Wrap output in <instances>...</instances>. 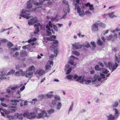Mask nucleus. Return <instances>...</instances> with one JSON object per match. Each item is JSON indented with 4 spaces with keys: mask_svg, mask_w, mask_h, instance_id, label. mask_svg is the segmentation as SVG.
Masks as SVG:
<instances>
[{
    "mask_svg": "<svg viewBox=\"0 0 120 120\" xmlns=\"http://www.w3.org/2000/svg\"><path fill=\"white\" fill-rule=\"evenodd\" d=\"M75 57L73 56H72L71 57V60L69 61V63L71 65H73L74 64V62L72 61L71 60H72L73 59H74L75 58Z\"/></svg>",
    "mask_w": 120,
    "mask_h": 120,
    "instance_id": "obj_28",
    "label": "nucleus"
},
{
    "mask_svg": "<svg viewBox=\"0 0 120 120\" xmlns=\"http://www.w3.org/2000/svg\"><path fill=\"white\" fill-rule=\"evenodd\" d=\"M45 72V71L43 69H41L39 70L38 72V74L40 75H43Z\"/></svg>",
    "mask_w": 120,
    "mask_h": 120,
    "instance_id": "obj_25",
    "label": "nucleus"
},
{
    "mask_svg": "<svg viewBox=\"0 0 120 120\" xmlns=\"http://www.w3.org/2000/svg\"><path fill=\"white\" fill-rule=\"evenodd\" d=\"M95 68L96 70L98 71H99L101 70V69L99 68V66L98 65H96L95 67Z\"/></svg>",
    "mask_w": 120,
    "mask_h": 120,
    "instance_id": "obj_44",
    "label": "nucleus"
},
{
    "mask_svg": "<svg viewBox=\"0 0 120 120\" xmlns=\"http://www.w3.org/2000/svg\"><path fill=\"white\" fill-rule=\"evenodd\" d=\"M2 42H7L8 41V40L6 39L3 38L0 40Z\"/></svg>",
    "mask_w": 120,
    "mask_h": 120,
    "instance_id": "obj_53",
    "label": "nucleus"
},
{
    "mask_svg": "<svg viewBox=\"0 0 120 120\" xmlns=\"http://www.w3.org/2000/svg\"><path fill=\"white\" fill-rule=\"evenodd\" d=\"M11 50L13 51H15L18 50V49L16 48H13L11 49Z\"/></svg>",
    "mask_w": 120,
    "mask_h": 120,
    "instance_id": "obj_46",
    "label": "nucleus"
},
{
    "mask_svg": "<svg viewBox=\"0 0 120 120\" xmlns=\"http://www.w3.org/2000/svg\"><path fill=\"white\" fill-rule=\"evenodd\" d=\"M115 64L111 63L110 62L108 63V65L109 69L111 70V72H112L115 70L116 68L118 67V65L117 63H119L120 62V55H119L118 56L115 55Z\"/></svg>",
    "mask_w": 120,
    "mask_h": 120,
    "instance_id": "obj_2",
    "label": "nucleus"
},
{
    "mask_svg": "<svg viewBox=\"0 0 120 120\" xmlns=\"http://www.w3.org/2000/svg\"><path fill=\"white\" fill-rule=\"evenodd\" d=\"M46 28L47 29L46 30V35L48 36H49L52 34V33L50 32L51 31L50 27L48 25H47L46 26Z\"/></svg>",
    "mask_w": 120,
    "mask_h": 120,
    "instance_id": "obj_12",
    "label": "nucleus"
},
{
    "mask_svg": "<svg viewBox=\"0 0 120 120\" xmlns=\"http://www.w3.org/2000/svg\"><path fill=\"white\" fill-rule=\"evenodd\" d=\"M85 5L86 7L89 6L90 10H92L94 9V8L93 7V5L92 4H91L89 3H87L85 4Z\"/></svg>",
    "mask_w": 120,
    "mask_h": 120,
    "instance_id": "obj_20",
    "label": "nucleus"
},
{
    "mask_svg": "<svg viewBox=\"0 0 120 120\" xmlns=\"http://www.w3.org/2000/svg\"><path fill=\"white\" fill-rule=\"evenodd\" d=\"M70 68V66L69 65V64H67L65 66V70L66 71L67 69H69Z\"/></svg>",
    "mask_w": 120,
    "mask_h": 120,
    "instance_id": "obj_45",
    "label": "nucleus"
},
{
    "mask_svg": "<svg viewBox=\"0 0 120 120\" xmlns=\"http://www.w3.org/2000/svg\"><path fill=\"white\" fill-rule=\"evenodd\" d=\"M3 110L2 109H0V112L1 113V114L3 116H4V112Z\"/></svg>",
    "mask_w": 120,
    "mask_h": 120,
    "instance_id": "obj_52",
    "label": "nucleus"
},
{
    "mask_svg": "<svg viewBox=\"0 0 120 120\" xmlns=\"http://www.w3.org/2000/svg\"><path fill=\"white\" fill-rule=\"evenodd\" d=\"M115 112V115L113 116L111 114H110L109 115L107 116L108 120H114L115 119H117L119 116V112L116 109H114Z\"/></svg>",
    "mask_w": 120,
    "mask_h": 120,
    "instance_id": "obj_3",
    "label": "nucleus"
},
{
    "mask_svg": "<svg viewBox=\"0 0 120 120\" xmlns=\"http://www.w3.org/2000/svg\"><path fill=\"white\" fill-rule=\"evenodd\" d=\"M58 43V41L57 40H54L52 43H51V44L52 45V46H53L54 45V44H57Z\"/></svg>",
    "mask_w": 120,
    "mask_h": 120,
    "instance_id": "obj_40",
    "label": "nucleus"
},
{
    "mask_svg": "<svg viewBox=\"0 0 120 120\" xmlns=\"http://www.w3.org/2000/svg\"><path fill=\"white\" fill-rule=\"evenodd\" d=\"M48 25L49 26V27H50L51 28L52 27V25L51 21H49V25Z\"/></svg>",
    "mask_w": 120,
    "mask_h": 120,
    "instance_id": "obj_56",
    "label": "nucleus"
},
{
    "mask_svg": "<svg viewBox=\"0 0 120 120\" xmlns=\"http://www.w3.org/2000/svg\"><path fill=\"white\" fill-rule=\"evenodd\" d=\"M51 68V66L49 65H46L45 66V70L50 69Z\"/></svg>",
    "mask_w": 120,
    "mask_h": 120,
    "instance_id": "obj_41",
    "label": "nucleus"
},
{
    "mask_svg": "<svg viewBox=\"0 0 120 120\" xmlns=\"http://www.w3.org/2000/svg\"><path fill=\"white\" fill-rule=\"evenodd\" d=\"M15 116L16 118H18L19 120H22L23 118V114L22 115V113H17L15 114Z\"/></svg>",
    "mask_w": 120,
    "mask_h": 120,
    "instance_id": "obj_14",
    "label": "nucleus"
},
{
    "mask_svg": "<svg viewBox=\"0 0 120 120\" xmlns=\"http://www.w3.org/2000/svg\"><path fill=\"white\" fill-rule=\"evenodd\" d=\"M24 117H26L29 119L31 120L34 118L36 116L34 112H31L29 113L28 112H26L23 114Z\"/></svg>",
    "mask_w": 120,
    "mask_h": 120,
    "instance_id": "obj_5",
    "label": "nucleus"
},
{
    "mask_svg": "<svg viewBox=\"0 0 120 120\" xmlns=\"http://www.w3.org/2000/svg\"><path fill=\"white\" fill-rule=\"evenodd\" d=\"M114 12H112L111 13L107 14L106 16L109 15L110 18H112L116 17V16L114 15Z\"/></svg>",
    "mask_w": 120,
    "mask_h": 120,
    "instance_id": "obj_22",
    "label": "nucleus"
},
{
    "mask_svg": "<svg viewBox=\"0 0 120 120\" xmlns=\"http://www.w3.org/2000/svg\"><path fill=\"white\" fill-rule=\"evenodd\" d=\"M25 86H22V87L20 89V90L21 91H22L25 89Z\"/></svg>",
    "mask_w": 120,
    "mask_h": 120,
    "instance_id": "obj_62",
    "label": "nucleus"
},
{
    "mask_svg": "<svg viewBox=\"0 0 120 120\" xmlns=\"http://www.w3.org/2000/svg\"><path fill=\"white\" fill-rule=\"evenodd\" d=\"M30 12L26 9H22V11L21 14L20 15V16L27 19H29L30 18V16H29L30 14L28 13Z\"/></svg>",
    "mask_w": 120,
    "mask_h": 120,
    "instance_id": "obj_7",
    "label": "nucleus"
},
{
    "mask_svg": "<svg viewBox=\"0 0 120 120\" xmlns=\"http://www.w3.org/2000/svg\"><path fill=\"white\" fill-rule=\"evenodd\" d=\"M54 29V30L56 31L57 32L58 31V28L55 25H53Z\"/></svg>",
    "mask_w": 120,
    "mask_h": 120,
    "instance_id": "obj_54",
    "label": "nucleus"
},
{
    "mask_svg": "<svg viewBox=\"0 0 120 120\" xmlns=\"http://www.w3.org/2000/svg\"><path fill=\"white\" fill-rule=\"evenodd\" d=\"M97 44L101 46L102 45L103 42L101 40L99 39L97 41Z\"/></svg>",
    "mask_w": 120,
    "mask_h": 120,
    "instance_id": "obj_34",
    "label": "nucleus"
},
{
    "mask_svg": "<svg viewBox=\"0 0 120 120\" xmlns=\"http://www.w3.org/2000/svg\"><path fill=\"white\" fill-rule=\"evenodd\" d=\"M7 45L8 46L10 47L13 46L14 45L11 42H9L7 43Z\"/></svg>",
    "mask_w": 120,
    "mask_h": 120,
    "instance_id": "obj_37",
    "label": "nucleus"
},
{
    "mask_svg": "<svg viewBox=\"0 0 120 120\" xmlns=\"http://www.w3.org/2000/svg\"><path fill=\"white\" fill-rule=\"evenodd\" d=\"M35 30L34 33L35 34H38L39 31V27H41L42 26L40 23L35 24L34 25Z\"/></svg>",
    "mask_w": 120,
    "mask_h": 120,
    "instance_id": "obj_10",
    "label": "nucleus"
},
{
    "mask_svg": "<svg viewBox=\"0 0 120 120\" xmlns=\"http://www.w3.org/2000/svg\"><path fill=\"white\" fill-rule=\"evenodd\" d=\"M54 98L56 101H60V96L56 95L54 96Z\"/></svg>",
    "mask_w": 120,
    "mask_h": 120,
    "instance_id": "obj_33",
    "label": "nucleus"
},
{
    "mask_svg": "<svg viewBox=\"0 0 120 120\" xmlns=\"http://www.w3.org/2000/svg\"><path fill=\"white\" fill-rule=\"evenodd\" d=\"M12 109H10V111L12 112H15V109H14V108H16V106H12L11 107Z\"/></svg>",
    "mask_w": 120,
    "mask_h": 120,
    "instance_id": "obj_39",
    "label": "nucleus"
},
{
    "mask_svg": "<svg viewBox=\"0 0 120 120\" xmlns=\"http://www.w3.org/2000/svg\"><path fill=\"white\" fill-rule=\"evenodd\" d=\"M105 75L102 73H101L100 76L97 74H95L93 78L91 79V81L90 80H86L85 81V83L87 84L90 83L91 81L93 83L95 84V82L96 81L97 79H98V81H100L102 78L103 79H105Z\"/></svg>",
    "mask_w": 120,
    "mask_h": 120,
    "instance_id": "obj_1",
    "label": "nucleus"
},
{
    "mask_svg": "<svg viewBox=\"0 0 120 120\" xmlns=\"http://www.w3.org/2000/svg\"><path fill=\"white\" fill-rule=\"evenodd\" d=\"M58 51L57 49H54V53L56 54L55 56L56 57V56L57 53Z\"/></svg>",
    "mask_w": 120,
    "mask_h": 120,
    "instance_id": "obj_57",
    "label": "nucleus"
},
{
    "mask_svg": "<svg viewBox=\"0 0 120 120\" xmlns=\"http://www.w3.org/2000/svg\"><path fill=\"white\" fill-rule=\"evenodd\" d=\"M20 90H17V93H16V95L17 94H18L19 95V97H16V98L18 99L19 98H21V96L20 95Z\"/></svg>",
    "mask_w": 120,
    "mask_h": 120,
    "instance_id": "obj_38",
    "label": "nucleus"
},
{
    "mask_svg": "<svg viewBox=\"0 0 120 120\" xmlns=\"http://www.w3.org/2000/svg\"><path fill=\"white\" fill-rule=\"evenodd\" d=\"M73 105V102L72 103L71 105L70 106L69 108V109L68 112H70L72 110Z\"/></svg>",
    "mask_w": 120,
    "mask_h": 120,
    "instance_id": "obj_35",
    "label": "nucleus"
},
{
    "mask_svg": "<svg viewBox=\"0 0 120 120\" xmlns=\"http://www.w3.org/2000/svg\"><path fill=\"white\" fill-rule=\"evenodd\" d=\"M54 111V110L53 109H50L47 110V112L48 114H51Z\"/></svg>",
    "mask_w": 120,
    "mask_h": 120,
    "instance_id": "obj_29",
    "label": "nucleus"
},
{
    "mask_svg": "<svg viewBox=\"0 0 120 120\" xmlns=\"http://www.w3.org/2000/svg\"><path fill=\"white\" fill-rule=\"evenodd\" d=\"M10 88H8V89L7 90V92L8 93V94L10 95H12L13 92L11 91L10 90Z\"/></svg>",
    "mask_w": 120,
    "mask_h": 120,
    "instance_id": "obj_30",
    "label": "nucleus"
},
{
    "mask_svg": "<svg viewBox=\"0 0 120 120\" xmlns=\"http://www.w3.org/2000/svg\"><path fill=\"white\" fill-rule=\"evenodd\" d=\"M35 67L34 66H32L29 67L26 70H28V71L30 72H31L34 69Z\"/></svg>",
    "mask_w": 120,
    "mask_h": 120,
    "instance_id": "obj_26",
    "label": "nucleus"
},
{
    "mask_svg": "<svg viewBox=\"0 0 120 120\" xmlns=\"http://www.w3.org/2000/svg\"><path fill=\"white\" fill-rule=\"evenodd\" d=\"M90 43L92 45V46L94 47V48L96 47V45L94 42L92 41Z\"/></svg>",
    "mask_w": 120,
    "mask_h": 120,
    "instance_id": "obj_49",
    "label": "nucleus"
},
{
    "mask_svg": "<svg viewBox=\"0 0 120 120\" xmlns=\"http://www.w3.org/2000/svg\"><path fill=\"white\" fill-rule=\"evenodd\" d=\"M22 73H21V76H24L25 75V76L26 75V71L25 72H23L22 71Z\"/></svg>",
    "mask_w": 120,
    "mask_h": 120,
    "instance_id": "obj_58",
    "label": "nucleus"
},
{
    "mask_svg": "<svg viewBox=\"0 0 120 120\" xmlns=\"http://www.w3.org/2000/svg\"><path fill=\"white\" fill-rule=\"evenodd\" d=\"M36 117L38 119H39L42 118L44 119L45 118H48L49 116L46 111L43 110L41 113H37Z\"/></svg>",
    "mask_w": 120,
    "mask_h": 120,
    "instance_id": "obj_4",
    "label": "nucleus"
},
{
    "mask_svg": "<svg viewBox=\"0 0 120 120\" xmlns=\"http://www.w3.org/2000/svg\"><path fill=\"white\" fill-rule=\"evenodd\" d=\"M72 70L71 68H70L69 69L67 70V73L66 74H68L70 73V72Z\"/></svg>",
    "mask_w": 120,
    "mask_h": 120,
    "instance_id": "obj_48",
    "label": "nucleus"
},
{
    "mask_svg": "<svg viewBox=\"0 0 120 120\" xmlns=\"http://www.w3.org/2000/svg\"><path fill=\"white\" fill-rule=\"evenodd\" d=\"M74 79L76 80V81H78L81 80L82 78V76H78L76 74H75L74 76H73Z\"/></svg>",
    "mask_w": 120,
    "mask_h": 120,
    "instance_id": "obj_18",
    "label": "nucleus"
},
{
    "mask_svg": "<svg viewBox=\"0 0 120 120\" xmlns=\"http://www.w3.org/2000/svg\"><path fill=\"white\" fill-rule=\"evenodd\" d=\"M80 0H74L73 1V4H74V5L75 3L76 4V5L78 6H79L78 5V4H79V1Z\"/></svg>",
    "mask_w": 120,
    "mask_h": 120,
    "instance_id": "obj_36",
    "label": "nucleus"
},
{
    "mask_svg": "<svg viewBox=\"0 0 120 120\" xmlns=\"http://www.w3.org/2000/svg\"><path fill=\"white\" fill-rule=\"evenodd\" d=\"M113 37V36L112 35H110L108 37V39H111L112 40H113L114 39H112Z\"/></svg>",
    "mask_w": 120,
    "mask_h": 120,
    "instance_id": "obj_60",
    "label": "nucleus"
},
{
    "mask_svg": "<svg viewBox=\"0 0 120 120\" xmlns=\"http://www.w3.org/2000/svg\"><path fill=\"white\" fill-rule=\"evenodd\" d=\"M27 55V53L24 50H23L21 51L20 53V55L22 57L26 56Z\"/></svg>",
    "mask_w": 120,
    "mask_h": 120,
    "instance_id": "obj_21",
    "label": "nucleus"
},
{
    "mask_svg": "<svg viewBox=\"0 0 120 120\" xmlns=\"http://www.w3.org/2000/svg\"><path fill=\"white\" fill-rule=\"evenodd\" d=\"M86 80V79H85V78H83L79 82L80 83H83V82L84 81L85 82Z\"/></svg>",
    "mask_w": 120,
    "mask_h": 120,
    "instance_id": "obj_50",
    "label": "nucleus"
},
{
    "mask_svg": "<svg viewBox=\"0 0 120 120\" xmlns=\"http://www.w3.org/2000/svg\"><path fill=\"white\" fill-rule=\"evenodd\" d=\"M118 105L119 104L118 102L117 101L116 102H115L114 105H113V107H117L118 106Z\"/></svg>",
    "mask_w": 120,
    "mask_h": 120,
    "instance_id": "obj_47",
    "label": "nucleus"
},
{
    "mask_svg": "<svg viewBox=\"0 0 120 120\" xmlns=\"http://www.w3.org/2000/svg\"><path fill=\"white\" fill-rule=\"evenodd\" d=\"M30 1H28L27 3V8H30L32 7V4L30 3Z\"/></svg>",
    "mask_w": 120,
    "mask_h": 120,
    "instance_id": "obj_27",
    "label": "nucleus"
},
{
    "mask_svg": "<svg viewBox=\"0 0 120 120\" xmlns=\"http://www.w3.org/2000/svg\"><path fill=\"white\" fill-rule=\"evenodd\" d=\"M73 77V75H71V74H70L69 75H68L67 76V77L69 79H72V77Z\"/></svg>",
    "mask_w": 120,
    "mask_h": 120,
    "instance_id": "obj_42",
    "label": "nucleus"
},
{
    "mask_svg": "<svg viewBox=\"0 0 120 120\" xmlns=\"http://www.w3.org/2000/svg\"><path fill=\"white\" fill-rule=\"evenodd\" d=\"M75 10L77 9V12L78 13H79V15L81 16H82L84 15L85 13L83 11V10L82 11L81 10L80 7L79 6H78L76 5V4L75 3Z\"/></svg>",
    "mask_w": 120,
    "mask_h": 120,
    "instance_id": "obj_9",
    "label": "nucleus"
},
{
    "mask_svg": "<svg viewBox=\"0 0 120 120\" xmlns=\"http://www.w3.org/2000/svg\"><path fill=\"white\" fill-rule=\"evenodd\" d=\"M39 0V2H34L33 4L34 5L36 6H39L41 5L43 2L45 1H47V3L48 5L52 4L54 3L53 1V0Z\"/></svg>",
    "mask_w": 120,
    "mask_h": 120,
    "instance_id": "obj_8",
    "label": "nucleus"
},
{
    "mask_svg": "<svg viewBox=\"0 0 120 120\" xmlns=\"http://www.w3.org/2000/svg\"><path fill=\"white\" fill-rule=\"evenodd\" d=\"M96 24L98 25L99 26H100L101 27H102L105 28V24H103L101 22L98 23L97 22H96Z\"/></svg>",
    "mask_w": 120,
    "mask_h": 120,
    "instance_id": "obj_24",
    "label": "nucleus"
},
{
    "mask_svg": "<svg viewBox=\"0 0 120 120\" xmlns=\"http://www.w3.org/2000/svg\"><path fill=\"white\" fill-rule=\"evenodd\" d=\"M20 67L19 65H17L16 67V69L17 70H19L20 69Z\"/></svg>",
    "mask_w": 120,
    "mask_h": 120,
    "instance_id": "obj_64",
    "label": "nucleus"
},
{
    "mask_svg": "<svg viewBox=\"0 0 120 120\" xmlns=\"http://www.w3.org/2000/svg\"><path fill=\"white\" fill-rule=\"evenodd\" d=\"M95 100L96 103L99 102L100 100L98 98H95Z\"/></svg>",
    "mask_w": 120,
    "mask_h": 120,
    "instance_id": "obj_61",
    "label": "nucleus"
},
{
    "mask_svg": "<svg viewBox=\"0 0 120 120\" xmlns=\"http://www.w3.org/2000/svg\"><path fill=\"white\" fill-rule=\"evenodd\" d=\"M72 46L73 47V49H78L82 47V45H78L76 44H73L72 45Z\"/></svg>",
    "mask_w": 120,
    "mask_h": 120,
    "instance_id": "obj_16",
    "label": "nucleus"
},
{
    "mask_svg": "<svg viewBox=\"0 0 120 120\" xmlns=\"http://www.w3.org/2000/svg\"><path fill=\"white\" fill-rule=\"evenodd\" d=\"M73 53L75 54L78 56L79 55V53L76 51H74L73 52Z\"/></svg>",
    "mask_w": 120,
    "mask_h": 120,
    "instance_id": "obj_55",
    "label": "nucleus"
},
{
    "mask_svg": "<svg viewBox=\"0 0 120 120\" xmlns=\"http://www.w3.org/2000/svg\"><path fill=\"white\" fill-rule=\"evenodd\" d=\"M33 75V72H30L26 70V75L25 76L26 77L29 78H31Z\"/></svg>",
    "mask_w": 120,
    "mask_h": 120,
    "instance_id": "obj_15",
    "label": "nucleus"
},
{
    "mask_svg": "<svg viewBox=\"0 0 120 120\" xmlns=\"http://www.w3.org/2000/svg\"><path fill=\"white\" fill-rule=\"evenodd\" d=\"M19 52H16L15 53V54L14 55V56L15 57H16L19 55Z\"/></svg>",
    "mask_w": 120,
    "mask_h": 120,
    "instance_id": "obj_63",
    "label": "nucleus"
},
{
    "mask_svg": "<svg viewBox=\"0 0 120 120\" xmlns=\"http://www.w3.org/2000/svg\"><path fill=\"white\" fill-rule=\"evenodd\" d=\"M36 17H34L31 19L30 20V21L28 22V24L29 25H33V24L38 22V20L37 19Z\"/></svg>",
    "mask_w": 120,
    "mask_h": 120,
    "instance_id": "obj_11",
    "label": "nucleus"
},
{
    "mask_svg": "<svg viewBox=\"0 0 120 120\" xmlns=\"http://www.w3.org/2000/svg\"><path fill=\"white\" fill-rule=\"evenodd\" d=\"M15 72V71L14 70H11L10 72H8V73L6 74L4 71H3L1 72L0 74V79H6V76L9 75L11 74H13Z\"/></svg>",
    "mask_w": 120,
    "mask_h": 120,
    "instance_id": "obj_6",
    "label": "nucleus"
},
{
    "mask_svg": "<svg viewBox=\"0 0 120 120\" xmlns=\"http://www.w3.org/2000/svg\"><path fill=\"white\" fill-rule=\"evenodd\" d=\"M98 25L96 24V22L94 24L91 26L92 30L94 31H98Z\"/></svg>",
    "mask_w": 120,
    "mask_h": 120,
    "instance_id": "obj_13",
    "label": "nucleus"
},
{
    "mask_svg": "<svg viewBox=\"0 0 120 120\" xmlns=\"http://www.w3.org/2000/svg\"><path fill=\"white\" fill-rule=\"evenodd\" d=\"M52 104L54 105H55L56 104V101L55 100H53L52 102Z\"/></svg>",
    "mask_w": 120,
    "mask_h": 120,
    "instance_id": "obj_59",
    "label": "nucleus"
},
{
    "mask_svg": "<svg viewBox=\"0 0 120 120\" xmlns=\"http://www.w3.org/2000/svg\"><path fill=\"white\" fill-rule=\"evenodd\" d=\"M64 12V14L62 16V17H61V19H66V15L67 14V12Z\"/></svg>",
    "mask_w": 120,
    "mask_h": 120,
    "instance_id": "obj_43",
    "label": "nucleus"
},
{
    "mask_svg": "<svg viewBox=\"0 0 120 120\" xmlns=\"http://www.w3.org/2000/svg\"><path fill=\"white\" fill-rule=\"evenodd\" d=\"M112 50L113 51V52H119V51L117 50L115 48H112Z\"/></svg>",
    "mask_w": 120,
    "mask_h": 120,
    "instance_id": "obj_51",
    "label": "nucleus"
},
{
    "mask_svg": "<svg viewBox=\"0 0 120 120\" xmlns=\"http://www.w3.org/2000/svg\"><path fill=\"white\" fill-rule=\"evenodd\" d=\"M101 71H102V72L105 74H106L109 71L108 70L105 68L102 69H101Z\"/></svg>",
    "mask_w": 120,
    "mask_h": 120,
    "instance_id": "obj_32",
    "label": "nucleus"
},
{
    "mask_svg": "<svg viewBox=\"0 0 120 120\" xmlns=\"http://www.w3.org/2000/svg\"><path fill=\"white\" fill-rule=\"evenodd\" d=\"M22 100L21 99H19L18 100H11V101L12 102V103L11 105H12L16 106L17 105V103L19 102L20 101H21Z\"/></svg>",
    "mask_w": 120,
    "mask_h": 120,
    "instance_id": "obj_17",
    "label": "nucleus"
},
{
    "mask_svg": "<svg viewBox=\"0 0 120 120\" xmlns=\"http://www.w3.org/2000/svg\"><path fill=\"white\" fill-rule=\"evenodd\" d=\"M23 85V84H21L20 86H19L17 85H15V86H11L10 88L11 90H15L16 89L19 88Z\"/></svg>",
    "mask_w": 120,
    "mask_h": 120,
    "instance_id": "obj_19",
    "label": "nucleus"
},
{
    "mask_svg": "<svg viewBox=\"0 0 120 120\" xmlns=\"http://www.w3.org/2000/svg\"><path fill=\"white\" fill-rule=\"evenodd\" d=\"M62 106V104L60 102H58L56 106V109L57 110H60Z\"/></svg>",
    "mask_w": 120,
    "mask_h": 120,
    "instance_id": "obj_23",
    "label": "nucleus"
},
{
    "mask_svg": "<svg viewBox=\"0 0 120 120\" xmlns=\"http://www.w3.org/2000/svg\"><path fill=\"white\" fill-rule=\"evenodd\" d=\"M22 72V70L21 69L20 70L16 72L15 75H16V76H19L20 73Z\"/></svg>",
    "mask_w": 120,
    "mask_h": 120,
    "instance_id": "obj_31",
    "label": "nucleus"
}]
</instances>
